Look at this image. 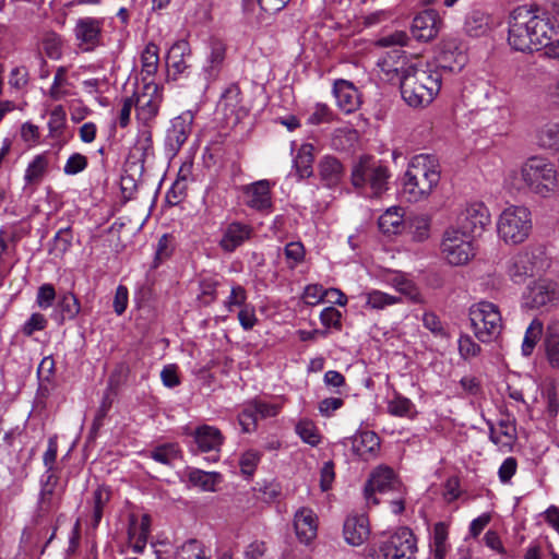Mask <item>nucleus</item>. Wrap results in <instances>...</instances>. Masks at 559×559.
<instances>
[{
    "label": "nucleus",
    "instance_id": "obj_1",
    "mask_svg": "<svg viewBox=\"0 0 559 559\" xmlns=\"http://www.w3.org/2000/svg\"><path fill=\"white\" fill-rule=\"evenodd\" d=\"M440 164L436 156H414L403 177V193L409 202L426 200L440 181Z\"/></svg>",
    "mask_w": 559,
    "mask_h": 559
},
{
    "label": "nucleus",
    "instance_id": "obj_2",
    "mask_svg": "<svg viewBox=\"0 0 559 559\" xmlns=\"http://www.w3.org/2000/svg\"><path fill=\"white\" fill-rule=\"evenodd\" d=\"M441 87V73L428 64L408 66L401 79L400 88L403 99L411 107L429 105Z\"/></svg>",
    "mask_w": 559,
    "mask_h": 559
},
{
    "label": "nucleus",
    "instance_id": "obj_3",
    "mask_svg": "<svg viewBox=\"0 0 559 559\" xmlns=\"http://www.w3.org/2000/svg\"><path fill=\"white\" fill-rule=\"evenodd\" d=\"M521 177L526 187L543 198L549 197L558 186L556 166L543 157H531L521 167Z\"/></svg>",
    "mask_w": 559,
    "mask_h": 559
},
{
    "label": "nucleus",
    "instance_id": "obj_4",
    "mask_svg": "<svg viewBox=\"0 0 559 559\" xmlns=\"http://www.w3.org/2000/svg\"><path fill=\"white\" fill-rule=\"evenodd\" d=\"M497 230L507 245L524 242L532 230L531 212L525 206L512 205L504 209L498 218Z\"/></svg>",
    "mask_w": 559,
    "mask_h": 559
},
{
    "label": "nucleus",
    "instance_id": "obj_5",
    "mask_svg": "<svg viewBox=\"0 0 559 559\" xmlns=\"http://www.w3.org/2000/svg\"><path fill=\"white\" fill-rule=\"evenodd\" d=\"M390 173L388 167L380 165L369 156L360 157L353 167L352 183L355 188H370V195L379 197L388 190Z\"/></svg>",
    "mask_w": 559,
    "mask_h": 559
},
{
    "label": "nucleus",
    "instance_id": "obj_6",
    "mask_svg": "<svg viewBox=\"0 0 559 559\" xmlns=\"http://www.w3.org/2000/svg\"><path fill=\"white\" fill-rule=\"evenodd\" d=\"M469 319L475 336L483 343L495 340L501 332L502 319L496 305L480 301L469 309Z\"/></svg>",
    "mask_w": 559,
    "mask_h": 559
},
{
    "label": "nucleus",
    "instance_id": "obj_7",
    "mask_svg": "<svg viewBox=\"0 0 559 559\" xmlns=\"http://www.w3.org/2000/svg\"><path fill=\"white\" fill-rule=\"evenodd\" d=\"M531 9L526 5L514 9L509 17V45L518 51H534L535 40L531 24Z\"/></svg>",
    "mask_w": 559,
    "mask_h": 559
},
{
    "label": "nucleus",
    "instance_id": "obj_8",
    "mask_svg": "<svg viewBox=\"0 0 559 559\" xmlns=\"http://www.w3.org/2000/svg\"><path fill=\"white\" fill-rule=\"evenodd\" d=\"M417 539L407 527H401L379 546L378 557L382 559H414Z\"/></svg>",
    "mask_w": 559,
    "mask_h": 559
},
{
    "label": "nucleus",
    "instance_id": "obj_9",
    "mask_svg": "<svg viewBox=\"0 0 559 559\" xmlns=\"http://www.w3.org/2000/svg\"><path fill=\"white\" fill-rule=\"evenodd\" d=\"M471 236L455 228L448 229L443 235L441 250L452 265H463L474 255Z\"/></svg>",
    "mask_w": 559,
    "mask_h": 559
},
{
    "label": "nucleus",
    "instance_id": "obj_10",
    "mask_svg": "<svg viewBox=\"0 0 559 559\" xmlns=\"http://www.w3.org/2000/svg\"><path fill=\"white\" fill-rule=\"evenodd\" d=\"M545 260V252L542 248H524L508 260L507 274L513 283L522 284L527 277L533 276L535 261Z\"/></svg>",
    "mask_w": 559,
    "mask_h": 559
},
{
    "label": "nucleus",
    "instance_id": "obj_11",
    "mask_svg": "<svg viewBox=\"0 0 559 559\" xmlns=\"http://www.w3.org/2000/svg\"><path fill=\"white\" fill-rule=\"evenodd\" d=\"M194 116L187 110L170 120L166 130L165 150L170 156H175L188 140L192 132Z\"/></svg>",
    "mask_w": 559,
    "mask_h": 559
},
{
    "label": "nucleus",
    "instance_id": "obj_12",
    "mask_svg": "<svg viewBox=\"0 0 559 559\" xmlns=\"http://www.w3.org/2000/svg\"><path fill=\"white\" fill-rule=\"evenodd\" d=\"M490 223V213L481 202L468 204L457 218L459 230L471 237L480 236Z\"/></svg>",
    "mask_w": 559,
    "mask_h": 559
},
{
    "label": "nucleus",
    "instance_id": "obj_13",
    "mask_svg": "<svg viewBox=\"0 0 559 559\" xmlns=\"http://www.w3.org/2000/svg\"><path fill=\"white\" fill-rule=\"evenodd\" d=\"M104 21L96 17H81L73 29L79 47L83 51H93L102 45Z\"/></svg>",
    "mask_w": 559,
    "mask_h": 559
},
{
    "label": "nucleus",
    "instance_id": "obj_14",
    "mask_svg": "<svg viewBox=\"0 0 559 559\" xmlns=\"http://www.w3.org/2000/svg\"><path fill=\"white\" fill-rule=\"evenodd\" d=\"M143 93L136 99V117L145 126L158 115L163 102L162 88L155 82H146Z\"/></svg>",
    "mask_w": 559,
    "mask_h": 559
},
{
    "label": "nucleus",
    "instance_id": "obj_15",
    "mask_svg": "<svg viewBox=\"0 0 559 559\" xmlns=\"http://www.w3.org/2000/svg\"><path fill=\"white\" fill-rule=\"evenodd\" d=\"M558 285L549 280H538L527 287L524 304L527 308L539 309L555 305L558 300Z\"/></svg>",
    "mask_w": 559,
    "mask_h": 559
},
{
    "label": "nucleus",
    "instance_id": "obj_16",
    "mask_svg": "<svg viewBox=\"0 0 559 559\" xmlns=\"http://www.w3.org/2000/svg\"><path fill=\"white\" fill-rule=\"evenodd\" d=\"M530 9L535 49H545L556 34L555 20L550 16L549 12L544 9L538 7H531Z\"/></svg>",
    "mask_w": 559,
    "mask_h": 559
},
{
    "label": "nucleus",
    "instance_id": "obj_17",
    "mask_svg": "<svg viewBox=\"0 0 559 559\" xmlns=\"http://www.w3.org/2000/svg\"><path fill=\"white\" fill-rule=\"evenodd\" d=\"M399 486V481L394 476L393 469L390 467H378L374 469L365 486V498L368 504H378L379 500L376 498V493H386L388 491L395 489Z\"/></svg>",
    "mask_w": 559,
    "mask_h": 559
},
{
    "label": "nucleus",
    "instance_id": "obj_18",
    "mask_svg": "<svg viewBox=\"0 0 559 559\" xmlns=\"http://www.w3.org/2000/svg\"><path fill=\"white\" fill-rule=\"evenodd\" d=\"M440 26L439 14L437 11L429 9L414 17L411 32L417 40L428 41L438 35Z\"/></svg>",
    "mask_w": 559,
    "mask_h": 559
},
{
    "label": "nucleus",
    "instance_id": "obj_19",
    "mask_svg": "<svg viewBox=\"0 0 559 559\" xmlns=\"http://www.w3.org/2000/svg\"><path fill=\"white\" fill-rule=\"evenodd\" d=\"M252 235L253 228L249 224L231 222L223 231L219 247L225 252H234L238 247L250 240Z\"/></svg>",
    "mask_w": 559,
    "mask_h": 559
},
{
    "label": "nucleus",
    "instance_id": "obj_20",
    "mask_svg": "<svg viewBox=\"0 0 559 559\" xmlns=\"http://www.w3.org/2000/svg\"><path fill=\"white\" fill-rule=\"evenodd\" d=\"M294 527L299 542L310 544L317 537V514L310 508H299L294 515Z\"/></svg>",
    "mask_w": 559,
    "mask_h": 559
},
{
    "label": "nucleus",
    "instance_id": "obj_21",
    "mask_svg": "<svg viewBox=\"0 0 559 559\" xmlns=\"http://www.w3.org/2000/svg\"><path fill=\"white\" fill-rule=\"evenodd\" d=\"M243 202L257 211H266L272 206L270 183L260 180L243 188Z\"/></svg>",
    "mask_w": 559,
    "mask_h": 559
},
{
    "label": "nucleus",
    "instance_id": "obj_22",
    "mask_svg": "<svg viewBox=\"0 0 559 559\" xmlns=\"http://www.w3.org/2000/svg\"><path fill=\"white\" fill-rule=\"evenodd\" d=\"M378 66L381 71L386 75L388 80L403 79L404 72L408 69V66H415L406 61L405 52L401 49H393L388 51L385 56L379 59Z\"/></svg>",
    "mask_w": 559,
    "mask_h": 559
},
{
    "label": "nucleus",
    "instance_id": "obj_23",
    "mask_svg": "<svg viewBox=\"0 0 559 559\" xmlns=\"http://www.w3.org/2000/svg\"><path fill=\"white\" fill-rule=\"evenodd\" d=\"M199 452H218L224 442L221 430L214 426L202 425L191 433Z\"/></svg>",
    "mask_w": 559,
    "mask_h": 559
},
{
    "label": "nucleus",
    "instance_id": "obj_24",
    "mask_svg": "<svg viewBox=\"0 0 559 559\" xmlns=\"http://www.w3.org/2000/svg\"><path fill=\"white\" fill-rule=\"evenodd\" d=\"M333 93L336 104L346 114L354 112L360 105V96L353 83L337 80L334 83Z\"/></svg>",
    "mask_w": 559,
    "mask_h": 559
},
{
    "label": "nucleus",
    "instance_id": "obj_25",
    "mask_svg": "<svg viewBox=\"0 0 559 559\" xmlns=\"http://www.w3.org/2000/svg\"><path fill=\"white\" fill-rule=\"evenodd\" d=\"M343 533L348 544L361 545L370 534L368 518L364 514L348 516L345 520Z\"/></svg>",
    "mask_w": 559,
    "mask_h": 559
},
{
    "label": "nucleus",
    "instance_id": "obj_26",
    "mask_svg": "<svg viewBox=\"0 0 559 559\" xmlns=\"http://www.w3.org/2000/svg\"><path fill=\"white\" fill-rule=\"evenodd\" d=\"M318 173L322 183L328 188H333L341 182L344 176V166L336 157L326 155L320 159Z\"/></svg>",
    "mask_w": 559,
    "mask_h": 559
},
{
    "label": "nucleus",
    "instance_id": "obj_27",
    "mask_svg": "<svg viewBox=\"0 0 559 559\" xmlns=\"http://www.w3.org/2000/svg\"><path fill=\"white\" fill-rule=\"evenodd\" d=\"M491 17L480 9H472L465 17L464 31L471 37H480L488 33Z\"/></svg>",
    "mask_w": 559,
    "mask_h": 559
},
{
    "label": "nucleus",
    "instance_id": "obj_28",
    "mask_svg": "<svg viewBox=\"0 0 559 559\" xmlns=\"http://www.w3.org/2000/svg\"><path fill=\"white\" fill-rule=\"evenodd\" d=\"M151 532V518L148 514H143L140 524L134 519L130 521L128 528V538L132 543V548L136 554L143 552L147 538Z\"/></svg>",
    "mask_w": 559,
    "mask_h": 559
},
{
    "label": "nucleus",
    "instance_id": "obj_29",
    "mask_svg": "<svg viewBox=\"0 0 559 559\" xmlns=\"http://www.w3.org/2000/svg\"><path fill=\"white\" fill-rule=\"evenodd\" d=\"M59 483V477L55 472L46 471L40 479L39 511L49 512L55 507V492Z\"/></svg>",
    "mask_w": 559,
    "mask_h": 559
},
{
    "label": "nucleus",
    "instance_id": "obj_30",
    "mask_svg": "<svg viewBox=\"0 0 559 559\" xmlns=\"http://www.w3.org/2000/svg\"><path fill=\"white\" fill-rule=\"evenodd\" d=\"M379 449L380 439L373 431H362L353 439V451L364 460L376 456Z\"/></svg>",
    "mask_w": 559,
    "mask_h": 559
},
{
    "label": "nucleus",
    "instance_id": "obj_31",
    "mask_svg": "<svg viewBox=\"0 0 559 559\" xmlns=\"http://www.w3.org/2000/svg\"><path fill=\"white\" fill-rule=\"evenodd\" d=\"M158 46L154 43H148L141 55V75L144 84L153 82L151 79L156 74L158 69Z\"/></svg>",
    "mask_w": 559,
    "mask_h": 559
},
{
    "label": "nucleus",
    "instance_id": "obj_32",
    "mask_svg": "<svg viewBox=\"0 0 559 559\" xmlns=\"http://www.w3.org/2000/svg\"><path fill=\"white\" fill-rule=\"evenodd\" d=\"M81 311V304L74 294L67 292L62 294L57 304L56 320L63 324L67 320H74Z\"/></svg>",
    "mask_w": 559,
    "mask_h": 559
},
{
    "label": "nucleus",
    "instance_id": "obj_33",
    "mask_svg": "<svg viewBox=\"0 0 559 559\" xmlns=\"http://www.w3.org/2000/svg\"><path fill=\"white\" fill-rule=\"evenodd\" d=\"M537 144L539 147L559 152V122L549 121L543 124L536 134Z\"/></svg>",
    "mask_w": 559,
    "mask_h": 559
},
{
    "label": "nucleus",
    "instance_id": "obj_34",
    "mask_svg": "<svg viewBox=\"0 0 559 559\" xmlns=\"http://www.w3.org/2000/svg\"><path fill=\"white\" fill-rule=\"evenodd\" d=\"M403 216H404V213L401 207L393 206V207L388 209L379 217L378 225H379L380 230L383 234H389V235H391V234L396 235V234L401 233V230L403 228V224H404Z\"/></svg>",
    "mask_w": 559,
    "mask_h": 559
},
{
    "label": "nucleus",
    "instance_id": "obj_35",
    "mask_svg": "<svg viewBox=\"0 0 559 559\" xmlns=\"http://www.w3.org/2000/svg\"><path fill=\"white\" fill-rule=\"evenodd\" d=\"M388 284L394 287L400 294L409 298L413 302H420L421 296L413 283L407 276L400 272H393L386 280Z\"/></svg>",
    "mask_w": 559,
    "mask_h": 559
},
{
    "label": "nucleus",
    "instance_id": "obj_36",
    "mask_svg": "<svg viewBox=\"0 0 559 559\" xmlns=\"http://www.w3.org/2000/svg\"><path fill=\"white\" fill-rule=\"evenodd\" d=\"M448 536V525L444 522L436 523L430 542V549L433 559H445L449 550V545L447 543Z\"/></svg>",
    "mask_w": 559,
    "mask_h": 559
},
{
    "label": "nucleus",
    "instance_id": "obj_37",
    "mask_svg": "<svg viewBox=\"0 0 559 559\" xmlns=\"http://www.w3.org/2000/svg\"><path fill=\"white\" fill-rule=\"evenodd\" d=\"M189 53L188 43L185 40L175 43L166 57V64L169 69L174 70L175 74H180L187 69L185 60L186 55Z\"/></svg>",
    "mask_w": 559,
    "mask_h": 559
},
{
    "label": "nucleus",
    "instance_id": "obj_38",
    "mask_svg": "<svg viewBox=\"0 0 559 559\" xmlns=\"http://www.w3.org/2000/svg\"><path fill=\"white\" fill-rule=\"evenodd\" d=\"M314 146L310 143L302 144L294 159L295 168L300 178H308L312 175Z\"/></svg>",
    "mask_w": 559,
    "mask_h": 559
},
{
    "label": "nucleus",
    "instance_id": "obj_39",
    "mask_svg": "<svg viewBox=\"0 0 559 559\" xmlns=\"http://www.w3.org/2000/svg\"><path fill=\"white\" fill-rule=\"evenodd\" d=\"M188 479L193 486L204 491H215V486L221 481V474L195 468L189 471Z\"/></svg>",
    "mask_w": 559,
    "mask_h": 559
},
{
    "label": "nucleus",
    "instance_id": "obj_40",
    "mask_svg": "<svg viewBox=\"0 0 559 559\" xmlns=\"http://www.w3.org/2000/svg\"><path fill=\"white\" fill-rule=\"evenodd\" d=\"M240 105V90L237 85L233 84L225 90L217 104V109L228 118L236 114Z\"/></svg>",
    "mask_w": 559,
    "mask_h": 559
},
{
    "label": "nucleus",
    "instance_id": "obj_41",
    "mask_svg": "<svg viewBox=\"0 0 559 559\" xmlns=\"http://www.w3.org/2000/svg\"><path fill=\"white\" fill-rule=\"evenodd\" d=\"M132 152L134 155L139 154L141 162L154 156L152 131L147 126L139 130Z\"/></svg>",
    "mask_w": 559,
    "mask_h": 559
},
{
    "label": "nucleus",
    "instance_id": "obj_42",
    "mask_svg": "<svg viewBox=\"0 0 559 559\" xmlns=\"http://www.w3.org/2000/svg\"><path fill=\"white\" fill-rule=\"evenodd\" d=\"M366 307L373 310H383L389 306L402 302L399 296L389 295L378 289L370 290L365 294Z\"/></svg>",
    "mask_w": 559,
    "mask_h": 559
},
{
    "label": "nucleus",
    "instance_id": "obj_43",
    "mask_svg": "<svg viewBox=\"0 0 559 559\" xmlns=\"http://www.w3.org/2000/svg\"><path fill=\"white\" fill-rule=\"evenodd\" d=\"M180 449L177 443H165L154 448L150 457L164 465H171L174 461L180 457Z\"/></svg>",
    "mask_w": 559,
    "mask_h": 559
},
{
    "label": "nucleus",
    "instance_id": "obj_44",
    "mask_svg": "<svg viewBox=\"0 0 559 559\" xmlns=\"http://www.w3.org/2000/svg\"><path fill=\"white\" fill-rule=\"evenodd\" d=\"M67 122V114L61 105L56 106L50 115L48 121L49 136L52 139H60L63 134Z\"/></svg>",
    "mask_w": 559,
    "mask_h": 559
},
{
    "label": "nucleus",
    "instance_id": "obj_45",
    "mask_svg": "<svg viewBox=\"0 0 559 559\" xmlns=\"http://www.w3.org/2000/svg\"><path fill=\"white\" fill-rule=\"evenodd\" d=\"M543 333V323L538 320H533L525 331V335L522 343V354L530 356L537 342L540 340Z\"/></svg>",
    "mask_w": 559,
    "mask_h": 559
},
{
    "label": "nucleus",
    "instance_id": "obj_46",
    "mask_svg": "<svg viewBox=\"0 0 559 559\" xmlns=\"http://www.w3.org/2000/svg\"><path fill=\"white\" fill-rule=\"evenodd\" d=\"M62 38L55 32H48L44 35L41 45L46 56L52 60H58L62 56Z\"/></svg>",
    "mask_w": 559,
    "mask_h": 559
},
{
    "label": "nucleus",
    "instance_id": "obj_47",
    "mask_svg": "<svg viewBox=\"0 0 559 559\" xmlns=\"http://www.w3.org/2000/svg\"><path fill=\"white\" fill-rule=\"evenodd\" d=\"M72 238L73 236L70 227L61 228L55 235L49 252L56 257H62L71 247Z\"/></svg>",
    "mask_w": 559,
    "mask_h": 559
},
{
    "label": "nucleus",
    "instance_id": "obj_48",
    "mask_svg": "<svg viewBox=\"0 0 559 559\" xmlns=\"http://www.w3.org/2000/svg\"><path fill=\"white\" fill-rule=\"evenodd\" d=\"M48 160L44 155H37L27 166L24 179L27 183H37L46 173Z\"/></svg>",
    "mask_w": 559,
    "mask_h": 559
},
{
    "label": "nucleus",
    "instance_id": "obj_49",
    "mask_svg": "<svg viewBox=\"0 0 559 559\" xmlns=\"http://www.w3.org/2000/svg\"><path fill=\"white\" fill-rule=\"evenodd\" d=\"M296 433L301 438V440L312 447H316L320 443V435L314 424L310 420H300L296 425Z\"/></svg>",
    "mask_w": 559,
    "mask_h": 559
},
{
    "label": "nucleus",
    "instance_id": "obj_50",
    "mask_svg": "<svg viewBox=\"0 0 559 559\" xmlns=\"http://www.w3.org/2000/svg\"><path fill=\"white\" fill-rule=\"evenodd\" d=\"M175 559H207L202 548V545L195 540L190 539L185 543L177 551Z\"/></svg>",
    "mask_w": 559,
    "mask_h": 559
},
{
    "label": "nucleus",
    "instance_id": "obj_51",
    "mask_svg": "<svg viewBox=\"0 0 559 559\" xmlns=\"http://www.w3.org/2000/svg\"><path fill=\"white\" fill-rule=\"evenodd\" d=\"M481 347L469 336L461 335L459 338V353L462 359L469 360L477 357Z\"/></svg>",
    "mask_w": 559,
    "mask_h": 559
},
{
    "label": "nucleus",
    "instance_id": "obj_52",
    "mask_svg": "<svg viewBox=\"0 0 559 559\" xmlns=\"http://www.w3.org/2000/svg\"><path fill=\"white\" fill-rule=\"evenodd\" d=\"M413 403L409 399L396 394L395 397L388 403V412L393 416H407L413 408Z\"/></svg>",
    "mask_w": 559,
    "mask_h": 559
},
{
    "label": "nucleus",
    "instance_id": "obj_53",
    "mask_svg": "<svg viewBox=\"0 0 559 559\" xmlns=\"http://www.w3.org/2000/svg\"><path fill=\"white\" fill-rule=\"evenodd\" d=\"M260 460L261 454L258 451L249 450L245 452L239 460L241 473L248 477L252 476Z\"/></svg>",
    "mask_w": 559,
    "mask_h": 559
},
{
    "label": "nucleus",
    "instance_id": "obj_54",
    "mask_svg": "<svg viewBox=\"0 0 559 559\" xmlns=\"http://www.w3.org/2000/svg\"><path fill=\"white\" fill-rule=\"evenodd\" d=\"M285 257L288 261L289 267H295L298 263L302 262L305 259V248L304 245L299 241H293L286 245Z\"/></svg>",
    "mask_w": 559,
    "mask_h": 559
},
{
    "label": "nucleus",
    "instance_id": "obj_55",
    "mask_svg": "<svg viewBox=\"0 0 559 559\" xmlns=\"http://www.w3.org/2000/svg\"><path fill=\"white\" fill-rule=\"evenodd\" d=\"M56 290L51 284H43L38 287L36 304L40 309H48L53 305Z\"/></svg>",
    "mask_w": 559,
    "mask_h": 559
},
{
    "label": "nucleus",
    "instance_id": "obj_56",
    "mask_svg": "<svg viewBox=\"0 0 559 559\" xmlns=\"http://www.w3.org/2000/svg\"><path fill=\"white\" fill-rule=\"evenodd\" d=\"M87 164L86 156L74 153L68 158L63 171L66 175L73 176L83 171L87 167Z\"/></svg>",
    "mask_w": 559,
    "mask_h": 559
},
{
    "label": "nucleus",
    "instance_id": "obj_57",
    "mask_svg": "<svg viewBox=\"0 0 559 559\" xmlns=\"http://www.w3.org/2000/svg\"><path fill=\"white\" fill-rule=\"evenodd\" d=\"M218 283L213 278H204L200 282V295L199 299L205 304L210 305L216 299V288Z\"/></svg>",
    "mask_w": 559,
    "mask_h": 559
},
{
    "label": "nucleus",
    "instance_id": "obj_58",
    "mask_svg": "<svg viewBox=\"0 0 559 559\" xmlns=\"http://www.w3.org/2000/svg\"><path fill=\"white\" fill-rule=\"evenodd\" d=\"M247 293L246 289L240 285H235L231 287L230 295L225 301V307L229 312L234 310V307H243L246 306Z\"/></svg>",
    "mask_w": 559,
    "mask_h": 559
},
{
    "label": "nucleus",
    "instance_id": "obj_59",
    "mask_svg": "<svg viewBox=\"0 0 559 559\" xmlns=\"http://www.w3.org/2000/svg\"><path fill=\"white\" fill-rule=\"evenodd\" d=\"M341 318V312L334 307H326L320 314L321 323L324 326L334 328L336 330H341L342 328Z\"/></svg>",
    "mask_w": 559,
    "mask_h": 559
},
{
    "label": "nucleus",
    "instance_id": "obj_60",
    "mask_svg": "<svg viewBox=\"0 0 559 559\" xmlns=\"http://www.w3.org/2000/svg\"><path fill=\"white\" fill-rule=\"evenodd\" d=\"M46 325V318L41 313L36 312L24 323L22 332L24 335L31 336L34 332L44 330Z\"/></svg>",
    "mask_w": 559,
    "mask_h": 559
},
{
    "label": "nucleus",
    "instance_id": "obj_61",
    "mask_svg": "<svg viewBox=\"0 0 559 559\" xmlns=\"http://www.w3.org/2000/svg\"><path fill=\"white\" fill-rule=\"evenodd\" d=\"M423 323L426 329L439 337H448V333L442 325V322L435 313H425Z\"/></svg>",
    "mask_w": 559,
    "mask_h": 559
},
{
    "label": "nucleus",
    "instance_id": "obj_62",
    "mask_svg": "<svg viewBox=\"0 0 559 559\" xmlns=\"http://www.w3.org/2000/svg\"><path fill=\"white\" fill-rule=\"evenodd\" d=\"M407 41H408L407 34L403 31H396L392 34L381 37L378 40V45L381 47H393V46L403 47V46L407 45Z\"/></svg>",
    "mask_w": 559,
    "mask_h": 559
},
{
    "label": "nucleus",
    "instance_id": "obj_63",
    "mask_svg": "<svg viewBox=\"0 0 559 559\" xmlns=\"http://www.w3.org/2000/svg\"><path fill=\"white\" fill-rule=\"evenodd\" d=\"M238 421L243 432H250L255 429L258 418L251 405H248V407L239 414Z\"/></svg>",
    "mask_w": 559,
    "mask_h": 559
},
{
    "label": "nucleus",
    "instance_id": "obj_64",
    "mask_svg": "<svg viewBox=\"0 0 559 559\" xmlns=\"http://www.w3.org/2000/svg\"><path fill=\"white\" fill-rule=\"evenodd\" d=\"M518 462L513 456L507 457L499 467L498 475L501 483H509L516 472Z\"/></svg>",
    "mask_w": 559,
    "mask_h": 559
}]
</instances>
